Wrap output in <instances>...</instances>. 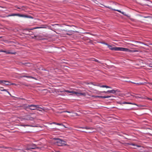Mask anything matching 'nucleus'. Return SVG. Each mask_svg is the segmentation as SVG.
<instances>
[{"label": "nucleus", "mask_w": 152, "mask_h": 152, "mask_svg": "<svg viewBox=\"0 0 152 152\" xmlns=\"http://www.w3.org/2000/svg\"><path fill=\"white\" fill-rule=\"evenodd\" d=\"M36 148V145H33L32 147H30L29 148H27V149L28 150H30L31 149H35Z\"/></svg>", "instance_id": "9"}, {"label": "nucleus", "mask_w": 152, "mask_h": 152, "mask_svg": "<svg viewBox=\"0 0 152 152\" xmlns=\"http://www.w3.org/2000/svg\"><path fill=\"white\" fill-rule=\"evenodd\" d=\"M25 77H26L29 78H33V79H34V77H33L31 76H24Z\"/></svg>", "instance_id": "24"}, {"label": "nucleus", "mask_w": 152, "mask_h": 152, "mask_svg": "<svg viewBox=\"0 0 152 152\" xmlns=\"http://www.w3.org/2000/svg\"><path fill=\"white\" fill-rule=\"evenodd\" d=\"M107 46L110 50H114V47H113L111 45H108Z\"/></svg>", "instance_id": "15"}, {"label": "nucleus", "mask_w": 152, "mask_h": 152, "mask_svg": "<svg viewBox=\"0 0 152 152\" xmlns=\"http://www.w3.org/2000/svg\"><path fill=\"white\" fill-rule=\"evenodd\" d=\"M129 144L130 145H133V146H135V147L134 148H136V147H140V146L137 145H136L134 143H131L130 144Z\"/></svg>", "instance_id": "14"}, {"label": "nucleus", "mask_w": 152, "mask_h": 152, "mask_svg": "<svg viewBox=\"0 0 152 152\" xmlns=\"http://www.w3.org/2000/svg\"><path fill=\"white\" fill-rule=\"evenodd\" d=\"M147 84H150V85H152V83H149V82H148Z\"/></svg>", "instance_id": "37"}, {"label": "nucleus", "mask_w": 152, "mask_h": 152, "mask_svg": "<svg viewBox=\"0 0 152 152\" xmlns=\"http://www.w3.org/2000/svg\"><path fill=\"white\" fill-rule=\"evenodd\" d=\"M55 25H59V24H54L53 25H52V26H54Z\"/></svg>", "instance_id": "36"}, {"label": "nucleus", "mask_w": 152, "mask_h": 152, "mask_svg": "<svg viewBox=\"0 0 152 152\" xmlns=\"http://www.w3.org/2000/svg\"><path fill=\"white\" fill-rule=\"evenodd\" d=\"M64 112H67V113H70V112L69 111H64Z\"/></svg>", "instance_id": "38"}, {"label": "nucleus", "mask_w": 152, "mask_h": 152, "mask_svg": "<svg viewBox=\"0 0 152 152\" xmlns=\"http://www.w3.org/2000/svg\"><path fill=\"white\" fill-rule=\"evenodd\" d=\"M6 92H7L10 95L9 92V91H8L7 90V91H6Z\"/></svg>", "instance_id": "44"}, {"label": "nucleus", "mask_w": 152, "mask_h": 152, "mask_svg": "<svg viewBox=\"0 0 152 152\" xmlns=\"http://www.w3.org/2000/svg\"><path fill=\"white\" fill-rule=\"evenodd\" d=\"M18 16L20 17H24L26 18H28L27 16L25 15H23L19 14H12L9 15H8V16Z\"/></svg>", "instance_id": "4"}, {"label": "nucleus", "mask_w": 152, "mask_h": 152, "mask_svg": "<svg viewBox=\"0 0 152 152\" xmlns=\"http://www.w3.org/2000/svg\"><path fill=\"white\" fill-rule=\"evenodd\" d=\"M121 13H122V14H123V15H124L127 16L126 14L124 12H121Z\"/></svg>", "instance_id": "29"}, {"label": "nucleus", "mask_w": 152, "mask_h": 152, "mask_svg": "<svg viewBox=\"0 0 152 152\" xmlns=\"http://www.w3.org/2000/svg\"><path fill=\"white\" fill-rule=\"evenodd\" d=\"M34 119L33 118L31 117L29 115H27L24 118V119L27 120L32 121Z\"/></svg>", "instance_id": "6"}, {"label": "nucleus", "mask_w": 152, "mask_h": 152, "mask_svg": "<svg viewBox=\"0 0 152 152\" xmlns=\"http://www.w3.org/2000/svg\"><path fill=\"white\" fill-rule=\"evenodd\" d=\"M96 97L97 98H103V96H96Z\"/></svg>", "instance_id": "27"}, {"label": "nucleus", "mask_w": 152, "mask_h": 152, "mask_svg": "<svg viewBox=\"0 0 152 152\" xmlns=\"http://www.w3.org/2000/svg\"><path fill=\"white\" fill-rule=\"evenodd\" d=\"M55 152H60L59 151H55Z\"/></svg>", "instance_id": "52"}, {"label": "nucleus", "mask_w": 152, "mask_h": 152, "mask_svg": "<svg viewBox=\"0 0 152 152\" xmlns=\"http://www.w3.org/2000/svg\"><path fill=\"white\" fill-rule=\"evenodd\" d=\"M15 53V52H12L9 51H7L6 53L7 54H14Z\"/></svg>", "instance_id": "17"}, {"label": "nucleus", "mask_w": 152, "mask_h": 152, "mask_svg": "<svg viewBox=\"0 0 152 152\" xmlns=\"http://www.w3.org/2000/svg\"><path fill=\"white\" fill-rule=\"evenodd\" d=\"M33 29H34L33 28V29H31V30H33Z\"/></svg>", "instance_id": "54"}, {"label": "nucleus", "mask_w": 152, "mask_h": 152, "mask_svg": "<svg viewBox=\"0 0 152 152\" xmlns=\"http://www.w3.org/2000/svg\"><path fill=\"white\" fill-rule=\"evenodd\" d=\"M134 42H136V43H139L140 44H144V43H142L141 42H139V41H134Z\"/></svg>", "instance_id": "25"}, {"label": "nucleus", "mask_w": 152, "mask_h": 152, "mask_svg": "<svg viewBox=\"0 0 152 152\" xmlns=\"http://www.w3.org/2000/svg\"><path fill=\"white\" fill-rule=\"evenodd\" d=\"M4 82V83L6 85H14V83H12L11 84H9V83H10L9 82V83H6V82Z\"/></svg>", "instance_id": "23"}, {"label": "nucleus", "mask_w": 152, "mask_h": 152, "mask_svg": "<svg viewBox=\"0 0 152 152\" xmlns=\"http://www.w3.org/2000/svg\"><path fill=\"white\" fill-rule=\"evenodd\" d=\"M1 91H7V90L5 89H1L0 90Z\"/></svg>", "instance_id": "30"}, {"label": "nucleus", "mask_w": 152, "mask_h": 152, "mask_svg": "<svg viewBox=\"0 0 152 152\" xmlns=\"http://www.w3.org/2000/svg\"><path fill=\"white\" fill-rule=\"evenodd\" d=\"M6 92H7L10 95L9 92V91H8L7 90V91H6Z\"/></svg>", "instance_id": "45"}, {"label": "nucleus", "mask_w": 152, "mask_h": 152, "mask_svg": "<svg viewBox=\"0 0 152 152\" xmlns=\"http://www.w3.org/2000/svg\"><path fill=\"white\" fill-rule=\"evenodd\" d=\"M116 91L115 90H108L107 91H102V93H104L105 94L107 93H109L110 94H115L116 93Z\"/></svg>", "instance_id": "5"}, {"label": "nucleus", "mask_w": 152, "mask_h": 152, "mask_svg": "<svg viewBox=\"0 0 152 152\" xmlns=\"http://www.w3.org/2000/svg\"><path fill=\"white\" fill-rule=\"evenodd\" d=\"M45 27H37V28H45Z\"/></svg>", "instance_id": "35"}, {"label": "nucleus", "mask_w": 152, "mask_h": 152, "mask_svg": "<svg viewBox=\"0 0 152 152\" xmlns=\"http://www.w3.org/2000/svg\"><path fill=\"white\" fill-rule=\"evenodd\" d=\"M64 91L66 92H68L69 93H72L74 94H76L77 96H79L80 95H83L84 96L85 95V93H78L77 92L74 91H70L68 90H66Z\"/></svg>", "instance_id": "2"}, {"label": "nucleus", "mask_w": 152, "mask_h": 152, "mask_svg": "<svg viewBox=\"0 0 152 152\" xmlns=\"http://www.w3.org/2000/svg\"><path fill=\"white\" fill-rule=\"evenodd\" d=\"M101 43H102V44H104L105 45H107V46H108V44H107V43H105V42H101Z\"/></svg>", "instance_id": "28"}, {"label": "nucleus", "mask_w": 152, "mask_h": 152, "mask_svg": "<svg viewBox=\"0 0 152 152\" xmlns=\"http://www.w3.org/2000/svg\"><path fill=\"white\" fill-rule=\"evenodd\" d=\"M149 66L150 67H152V62H151L149 64Z\"/></svg>", "instance_id": "26"}, {"label": "nucleus", "mask_w": 152, "mask_h": 152, "mask_svg": "<svg viewBox=\"0 0 152 152\" xmlns=\"http://www.w3.org/2000/svg\"><path fill=\"white\" fill-rule=\"evenodd\" d=\"M129 82H131L133 83L136 84L138 85H144V83H135L131 82L130 81H129Z\"/></svg>", "instance_id": "13"}, {"label": "nucleus", "mask_w": 152, "mask_h": 152, "mask_svg": "<svg viewBox=\"0 0 152 152\" xmlns=\"http://www.w3.org/2000/svg\"><path fill=\"white\" fill-rule=\"evenodd\" d=\"M134 45L135 47H137V45Z\"/></svg>", "instance_id": "51"}, {"label": "nucleus", "mask_w": 152, "mask_h": 152, "mask_svg": "<svg viewBox=\"0 0 152 152\" xmlns=\"http://www.w3.org/2000/svg\"><path fill=\"white\" fill-rule=\"evenodd\" d=\"M122 104H131V102H123Z\"/></svg>", "instance_id": "22"}, {"label": "nucleus", "mask_w": 152, "mask_h": 152, "mask_svg": "<svg viewBox=\"0 0 152 152\" xmlns=\"http://www.w3.org/2000/svg\"><path fill=\"white\" fill-rule=\"evenodd\" d=\"M114 50L119 51V47H114Z\"/></svg>", "instance_id": "20"}, {"label": "nucleus", "mask_w": 152, "mask_h": 152, "mask_svg": "<svg viewBox=\"0 0 152 152\" xmlns=\"http://www.w3.org/2000/svg\"><path fill=\"white\" fill-rule=\"evenodd\" d=\"M111 97V96H103V98H109Z\"/></svg>", "instance_id": "21"}, {"label": "nucleus", "mask_w": 152, "mask_h": 152, "mask_svg": "<svg viewBox=\"0 0 152 152\" xmlns=\"http://www.w3.org/2000/svg\"><path fill=\"white\" fill-rule=\"evenodd\" d=\"M56 140L55 143L58 146H62L66 145V142L64 140L59 138H54Z\"/></svg>", "instance_id": "1"}, {"label": "nucleus", "mask_w": 152, "mask_h": 152, "mask_svg": "<svg viewBox=\"0 0 152 152\" xmlns=\"http://www.w3.org/2000/svg\"><path fill=\"white\" fill-rule=\"evenodd\" d=\"M3 50H0V52H3Z\"/></svg>", "instance_id": "48"}, {"label": "nucleus", "mask_w": 152, "mask_h": 152, "mask_svg": "<svg viewBox=\"0 0 152 152\" xmlns=\"http://www.w3.org/2000/svg\"><path fill=\"white\" fill-rule=\"evenodd\" d=\"M28 64H29V63H26V66H29V65H28Z\"/></svg>", "instance_id": "47"}, {"label": "nucleus", "mask_w": 152, "mask_h": 152, "mask_svg": "<svg viewBox=\"0 0 152 152\" xmlns=\"http://www.w3.org/2000/svg\"><path fill=\"white\" fill-rule=\"evenodd\" d=\"M149 17H150V16H144V18H149Z\"/></svg>", "instance_id": "34"}, {"label": "nucleus", "mask_w": 152, "mask_h": 152, "mask_svg": "<svg viewBox=\"0 0 152 152\" xmlns=\"http://www.w3.org/2000/svg\"><path fill=\"white\" fill-rule=\"evenodd\" d=\"M95 86H99L100 87V86H101L100 85H95Z\"/></svg>", "instance_id": "40"}, {"label": "nucleus", "mask_w": 152, "mask_h": 152, "mask_svg": "<svg viewBox=\"0 0 152 152\" xmlns=\"http://www.w3.org/2000/svg\"><path fill=\"white\" fill-rule=\"evenodd\" d=\"M9 83V82L7 81L4 80H0V84L4 83V82Z\"/></svg>", "instance_id": "16"}, {"label": "nucleus", "mask_w": 152, "mask_h": 152, "mask_svg": "<svg viewBox=\"0 0 152 152\" xmlns=\"http://www.w3.org/2000/svg\"><path fill=\"white\" fill-rule=\"evenodd\" d=\"M51 124H56L58 125L61 126V125H62V124L61 123H56V122H53Z\"/></svg>", "instance_id": "18"}, {"label": "nucleus", "mask_w": 152, "mask_h": 152, "mask_svg": "<svg viewBox=\"0 0 152 152\" xmlns=\"http://www.w3.org/2000/svg\"><path fill=\"white\" fill-rule=\"evenodd\" d=\"M138 50H131L128 49L127 52H131V53H134L138 52Z\"/></svg>", "instance_id": "11"}, {"label": "nucleus", "mask_w": 152, "mask_h": 152, "mask_svg": "<svg viewBox=\"0 0 152 152\" xmlns=\"http://www.w3.org/2000/svg\"><path fill=\"white\" fill-rule=\"evenodd\" d=\"M61 126H63V127H64L65 128H66L65 126V125H63V124H62V125H61Z\"/></svg>", "instance_id": "41"}, {"label": "nucleus", "mask_w": 152, "mask_h": 152, "mask_svg": "<svg viewBox=\"0 0 152 152\" xmlns=\"http://www.w3.org/2000/svg\"><path fill=\"white\" fill-rule=\"evenodd\" d=\"M100 87L101 88H112V87L108 86H107L106 85H102V86H100Z\"/></svg>", "instance_id": "12"}, {"label": "nucleus", "mask_w": 152, "mask_h": 152, "mask_svg": "<svg viewBox=\"0 0 152 152\" xmlns=\"http://www.w3.org/2000/svg\"><path fill=\"white\" fill-rule=\"evenodd\" d=\"M36 105L37 106V107H36V109H37V110L39 111H42V110H43L42 108L39 107L38 105Z\"/></svg>", "instance_id": "10"}, {"label": "nucleus", "mask_w": 152, "mask_h": 152, "mask_svg": "<svg viewBox=\"0 0 152 152\" xmlns=\"http://www.w3.org/2000/svg\"><path fill=\"white\" fill-rule=\"evenodd\" d=\"M118 103L121 104H122V102H118Z\"/></svg>", "instance_id": "39"}, {"label": "nucleus", "mask_w": 152, "mask_h": 152, "mask_svg": "<svg viewBox=\"0 0 152 152\" xmlns=\"http://www.w3.org/2000/svg\"><path fill=\"white\" fill-rule=\"evenodd\" d=\"M128 49L127 48H122V47H119V51H123L125 52H127Z\"/></svg>", "instance_id": "7"}, {"label": "nucleus", "mask_w": 152, "mask_h": 152, "mask_svg": "<svg viewBox=\"0 0 152 152\" xmlns=\"http://www.w3.org/2000/svg\"><path fill=\"white\" fill-rule=\"evenodd\" d=\"M136 98H137V99H138V98H141V99H142L143 98L142 97H139L138 96H136Z\"/></svg>", "instance_id": "31"}, {"label": "nucleus", "mask_w": 152, "mask_h": 152, "mask_svg": "<svg viewBox=\"0 0 152 152\" xmlns=\"http://www.w3.org/2000/svg\"><path fill=\"white\" fill-rule=\"evenodd\" d=\"M22 126H30V125H22Z\"/></svg>", "instance_id": "32"}, {"label": "nucleus", "mask_w": 152, "mask_h": 152, "mask_svg": "<svg viewBox=\"0 0 152 152\" xmlns=\"http://www.w3.org/2000/svg\"><path fill=\"white\" fill-rule=\"evenodd\" d=\"M3 52L5 53H6L7 51L6 50H3Z\"/></svg>", "instance_id": "43"}, {"label": "nucleus", "mask_w": 152, "mask_h": 152, "mask_svg": "<svg viewBox=\"0 0 152 152\" xmlns=\"http://www.w3.org/2000/svg\"><path fill=\"white\" fill-rule=\"evenodd\" d=\"M144 83V85H145V83L147 84L148 83L144 82V83Z\"/></svg>", "instance_id": "49"}, {"label": "nucleus", "mask_w": 152, "mask_h": 152, "mask_svg": "<svg viewBox=\"0 0 152 152\" xmlns=\"http://www.w3.org/2000/svg\"><path fill=\"white\" fill-rule=\"evenodd\" d=\"M131 104H133V105H137V106H138L137 105L135 104V103H131Z\"/></svg>", "instance_id": "33"}, {"label": "nucleus", "mask_w": 152, "mask_h": 152, "mask_svg": "<svg viewBox=\"0 0 152 152\" xmlns=\"http://www.w3.org/2000/svg\"><path fill=\"white\" fill-rule=\"evenodd\" d=\"M1 88H3L2 87H1Z\"/></svg>", "instance_id": "53"}, {"label": "nucleus", "mask_w": 152, "mask_h": 152, "mask_svg": "<svg viewBox=\"0 0 152 152\" xmlns=\"http://www.w3.org/2000/svg\"><path fill=\"white\" fill-rule=\"evenodd\" d=\"M95 61L98 62V60H96V59L95 60Z\"/></svg>", "instance_id": "50"}, {"label": "nucleus", "mask_w": 152, "mask_h": 152, "mask_svg": "<svg viewBox=\"0 0 152 152\" xmlns=\"http://www.w3.org/2000/svg\"><path fill=\"white\" fill-rule=\"evenodd\" d=\"M85 129H91V130H92L93 129V128H92L89 127H87V126L85 127Z\"/></svg>", "instance_id": "19"}, {"label": "nucleus", "mask_w": 152, "mask_h": 152, "mask_svg": "<svg viewBox=\"0 0 152 152\" xmlns=\"http://www.w3.org/2000/svg\"><path fill=\"white\" fill-rule=\"evenodd\" d=\"M147 99H148V100H152V99H150V98H148Z\"/></svg>", "instance_id": "42"}, {"label": "nucleus", "mask_w": 152, "mask_h": 152, "mask_svg": "<svg viewBox=\"0 0 152 152\" xmlns=\"http://www.w3.org/2000/svg\"><path fill=\"white\" fill-rule=\"evenodd\" d=\"M85 127H80V128L83 129H85Z\"/></svg>", "instance_id": "46"}, {"label": "nucleus", "mask_w": 152, "mask_h": 152, "mask_svg": "<svg viewBox=\"0 0 152 152\" xmlns=\"http://www.w3.org/2000/svg\"><path fill=\"white\" fill-rule=\"evenodd\" d=\"M105 7H106V8H108L109 9H111L112 10H114V11H118L121 13L122 11H121V10H115V9H112V7H109V6H105Z\"/></svg>", "instance_id": "8"}, {"label": "nucleus", "mask_w": 152, "mask_h": 152, "mask_svg": "<svg viewBox=\"0 0 152 152\" xmlns=\"http://www.w3.org/2000/svg\"><path fill=\"white\" fill-rule=\"evenodd\" d=\"M37 106L36 105L31 104L28 105L27 107V108H28L31 110H34L36 109V107Z\"/></svg>", "instance_id": "3"}]
</instances>
